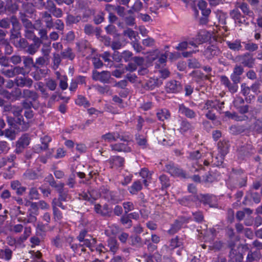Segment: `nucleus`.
Masks as SVG:
<instances>
[{
	"label": "nucleus",
	"mask_w": 262,
	"mask_h": 262,
	"mask_svg": "<svg viewBox=\"0 0 262 262\" xmlns=\"http://www.w3.org/2000/svg\"><path fill=\"white\" fill-rule=\"evenodd\" d=\"M228 47L233 51H239L242 48L241 42L239 40H236L234 42L228 41L227 42Z\"/></svg>",
	"instance_id": "35"
},
{
	"label": "nucleus",
	"mask_w": 262,
	"mask_h": 262,
	"mask_svg": "<svg viewBox=\"0 0 262 262\" xmlns=\"http://www.w3.org/2000/svg\"><path fill=\"white\" fill-rule=\"evenodd\" d=\"M220 51L216 47L211 46L208 47L204 52V55L208 59L217 56L219 54Z\"/></svg>",
	"instance_id": "22"
},
{
	"label": "nucleus",
	"mask_w": 262,
	"mask_h": 262,
	"mask_svg": "<svg viewBox=\"0 0 262 262\" xmlns=\"http://www.w3.org/2000/svg\"><path fill=\"white\" fill-rule=\"evenodd\" d=\"M123 35L128 36L130 40L136 38V32L130 28L124 30Z\"/></svg>",
	"instance_id": "62"
},
{
	"label": "nucleus",
	"mask_w": 262,
	"mask_h": 262,
	"mask_svg": "<svg viewBox=\"0 0 262 262\" xmlns=\"http://www.w3.org/2000/svg\"><path fill=\"white\" fill-rule=\"evenodd\" d=\"M166 89L168 93H178L182 90V86L180 82L176 80H171L167 82Z\"/></svg>",
	"instance_id": "13"
},
{
	"label": "nucleus",
	"mask_w": 262,
	"mask_h": 262,
	"mask_svg": "<svg viewBox=\"0 0 262 262\" xmlns=\"http://www.w3.org/2000/svg\"><path fill=\"white\" fill-rule=\"evenodd\" d=\"M76 103L80 106H82L84 107H88L90 106L89 101L83 96L79 95L75 100Z\"/></svg>",
	"instance_id": "33"
},
{
	"label": "nucleus",
	"mask_w": 262,
	"mask_h": 262,
	"mask_svg": "<svg viewBox=\"0 0 262 262\" xmlns=\"http://www.w3.org/2000/svg\"><path fill=\"white\" fill-rule=\"evenodd\" d=\"M34 42L30 45H28L26 51L30 55L35 54L38 50L42 41L39 38H35L32 39Z\"/></svg>",
	"instance_id": "12"
},
{
	"label": "nucleus",
	"mask_w": 262,
	"mask_h": 262,
	"mask_svg": "<svg viewBox=\"0 0 262 262\" xmlns=\"http://www.w3.org/2000/svg\"><path fill=\"white\" fill-rule=\"evenodd\" d=\"M16 143L25 148L29 144V138L26 136H22L19 139Z\"/></svg>",
	"instance_id": "54"
},
{
	"label": "nucleus",
	"mask_w": 262,
	"mask_h": 262,
	"mask_svg": "<svg viewBox=\"0 0 262 262\" xmlns=\"http://www.w3.org/2000/svg\"><path fill=\"white\" fill-rule=\"evenodd\" d=\"M101 138L105 142H111L115 141L117 139H120L121 140L127 141V140L121 137L117 133H108L102 136Z\"/></svg>",
	"instance_id": "14"
},
{
	"label": "nucleus",
	"mask_w": 262,
	"mask_h": 262,
	"mask_svg": "<svg viewBox=\"0 0 262 262\" xmlns=\"http://www.w3.org/2000/svg\"><path fill=\"white\" fill-rule=\"evenodd\" d=\"M142 188V185L140 181H136L134 183L130 188V192L133 194H135L140 191Z\"/></svg>",
	"instance_id": "47"
},
{
	"label": "nucleus",
	"mask_w": 262,
	"mask_h": 262,
	"mask_svg": "<svg viewBox=\"0 0 262 262\" xmlns=\"http://www.w3.org/2000/svg\"><path fill=\"white\" fill-rule=\"evenodd\" d=\"M80 195L83 200L93 202L101 196L102 192L100 189H91L88 193L83 192Z\"/></svg>",
	"instance_id": "8"
},
{
	"label": "nucleus",
	"mask_w": 262,
	"mask_h": 262,
	"mask_svg": "<svg viewBox=\"0 0 262 262\" xmlns=\"http://www.w3.org/2000/svg\"><path fill=\"white\" fill-rule=\"evenodd\" d=\"M61 55L63 58H67L70 60H73L75 57V55L70 48L66 49L61 52Z\"/></svg>",
	"instance_id": "30"
},
{
	"label": "nucleus",
	"mask_w": 262,
	"mask_h": 262,
	"mask_svg": "<svg viewBox=\"0 0 262 262\" xmlns=\"http://www.w3.org/2000/svg\"><path fill=\"white\" fill-rule=\"evenodd\" d=\"M30 208L28 209L27 216L24 219L18 218V221L25 224L35 223L37 221V215L38 214L37 208L35 204H30Z\"/></svg>",
	"instance_id": "3"
},
{
	"label": "nucleus",
	"mask_w": 262,
	"mask_h": 262,
	"mask_svg": "<svg viewBox=\"0 0 262 262\" xmlns=\"http://www.w3.org/2000/svg\"><path fill=\"white\" fill-rule=\"evenodd\" d=\"M242 63L245 67L252 68L254 62V59L249 54H245L239 57Z\"/></svg>",
	"instance_id": "20"
},
{
	"label": "nucleus",
	"mask_w": 262,
	"mask_h": 262,
	"mask_svg": "<svg viewBox=\"0 0 262 262\" xmlns=\"http://www.w3.org/2000/svg\"><path fill=\"white\" fill-rule=\"evenodd\" d=\"M157 116L160 120L163 121L170 117V113L167 110H161L157 113Z\"/></svg>",
	"instance_id": "38"
},
{
	"label": "nucleus",
	"mask_w": 262,
	"mask_h": 262,
	"mask_svg": "<svg viewBox=\"0 0 262 262\" xmlns=\"http://www.w3.org/2000/svg\"><path fill=\"white\" fill-rule=\"evenodd\" d=\"M92 78L94 80L100 81L104 83H110L111 79V74L107 71L99 72L96 70L93 71Z\"/></svg>",
	"instance_id": "5"
},
{
	"label": "nucleus",
	"mask_w": 262,
	"mask_h": 262,
	"mask_svg": "<svg viewBox=\"0 0 262 262\" xmlns=\"http://www.w3.org/2000/svg\"><path fill=\"white\" fill-rule=\"evenodd\" d=\"M51 50V49L50 45L44 44L41 49V51L43 55L42 56L49 58Z\"/></svg>",
	"instance_id": "50"
},
{
	"label": "nucleus",
	"mask_w": 262,
	"mask_h": 262,
	"mask_svg": "<svg viewBox=\"0 0 262 262\" xmlns=\"http://www.w3.org/2000/svg\"><path fill=\"white\" fill-rule=\"evenodd\" d=\"M179 112L188 118H193L195 116V113L192 110L185 107L183 104L180 105Z\"/></svg>",
	"instance_id": "29"
},
{
	"label": "nucleus",
	"mask_w": 262,
	"mask_h": 262,
	"mask_svg": "<svg viewBox=\"0 0 262 262\" xmlns=\"http://www.w3.org/2000/svg\"><path fill=\"white\" fill-rule=\"evenodd\" d=\"M100 190L102 192L101 196L108 201H115L116 200V196L113 192L109 191L104 187L101 188Z\"/></svg>",
	"instance_id": "24"
},
{
	"label": "nucleus",
	"mask_w": 262,
	"mask_h": 262,
	"mask_svg": "<svg viewBox=\"0 0 262 262\" xmlns=\"http://www.w3.org/2000/svg\"><path fill=\"white\" fill-rule=\"evenodd\" d=\"M29 203L35 204L38 211L39 208L42 210H47L49 208V205L44 201H39L38 202H29Z\"/></svg>",
	"instance_id": "46"
},
{
	"label": "nucleus",
	"mask_w": 262,
	"mask_h": 262,
	"mask_svg": "<svg viewBox=\"0 0 262 262\" xmlns=\"http://www.w3.org/2000/svg\"><path fill=\"white\" fill-rule=\"evenodd\" d=\"M51 141V138L48 136H45L41 138V144H37L34 147L35 152L40 153L48 148V144Z\"/></svg>",
	"instance_id": "11"
},
{
	"label": "nucleus",
	"mask_w": 262,
	"mask_h": 262,
	"mask_svg": "<svg viewBox=\"0 0 262 262\" xmlns=\"http://www.w3.org/2000/svg\"><path fill=\"white\" fill-rule=\"evenodd\" d=\"M198 199L200 202H202L204 204H208L210 206L212 207L211 205V199L212 198L208 195L200 194L198 195Z\"/></svg>",
	"instance_id": "43"
},
{
	"label": "nucleus",
	"mask_w": 262,
	"mask_h": 262,
	"mask_svg": "<svg viewBox=\"0 0 262 262\" xmlns=\"http://www.w3.org/2000/svg\"><path fill=\"white\" fill-rule=\"evenodd\" d=\"M104 14L102 12H99L94 17V21L95 23L98 25L103 21Z\"/></svg>",
	"instance_id": "59"
},
{
	"label": "nucleus",
	"mask_w": 262,
	"mask_h": 262,
	"mask_svg": "<svg viewBox=\"0 0 262 262\" xmlns=\"http://www.w3.org/2000/svg\"><path fill=\"white\" fill-rule=\"evenodd\" d=\"M219 148L220 150L221 155L224 156L228 152V144L226 141H221L218 143Z\"/></svg>",
	"instance_id": "40"
},
{
	"label": "nucleus",
	"mask_w": 262,
	"mask_h": 262,
	"mask_svg": "<svg viewBox=\"0 0 262 262\" xmlns=\"http://www.w3.org/2000/svg\"><path fill=\"white\" fill-rule=\"evenodd\" d=\"M16 85L21 88L27 86L31 88L33 84V81L32 79L29 77H19L16 78L15 80Z\"/></svg>",
	"instance_id": "15"
},
{
	"label": "nucleus",
	"mask_w": 262,
	"mask_h": 262,
	"mask_svg": "<svg viewBox=\"0 0 262 262\" xmlns=\"http://www.w3.org/2000/svg\"><path fill=\"white\" fill-rule=\"evenodd\" d=\"M59 193V200L60 201H67L71 199L70 195L68 194V191H65L63 188L58 191Z\"/></svg>",
	"instance_id": "42"
},
{
	"label": "nucleus",
	"mask_w": 262,
	"mask_h": 262,
	"mask_svg": "<svg viewBox=\"0 0 262 262\" xmlns=\"http://www.w3.org/2000/svg\"><path fill=\"white\" fill-rule=\"evenodd\" d=\"M54 1L47 0L45 2H40V5L42 8L47 10V11L52 13L56 17H61L63 15V12L60 8L56 7Z\"/></svg>",
	"instance_id": "2"
},
{
	"label": "nucleus",
	"mask_w": 262,
	"mask_h": 262,
	"mask_svg": "<svg viewBox=\"0 0 262 262\" xmlns=\"http://www.w3.org/2000/svg\"><path fill=\"white\" fill-rule=\"evenodd\" d=\"M24 64L25 67H30V66H32L34 68L36 67V66L35 64V63L33 61V58L29 56L24 57Z\"/></svg>",
	"instance_id": "56"
},
{
	"label": "nucleus",
	"mask_w": 262,
	"mask_h": 262,
	"mask_svg": "<svg viewBox=\"0 0 262 262\" xmlns=\"http://www.w3.org/2000/svg\"><path fill=\"white\" fill-rule=\"evenodd\" d=\"M235 7L240 8L243 12L247 15H250L251 13L248 7V5L245 3L236 2L235 4Z\"/></svg>",
	"instance_id": "39"
},
{
	"label": "nucleus",
	"mask_w": 262,
	"mask_h": 262,
	"mask_svg": "<svg viewBox=\"0 0 262 262\" xmlns=\"http://www.w3.org/2000/svg\"><path fill=\"white\" fill-rule=\"evenodd\" d=\"M12 98L15 100H19L23 97V92L21 90L17 88L12 91Z\"/></svg>",
	"instance_id": "52"
},
{
	"label": "nucleus",
	"mask_w": 262,
	"mask_h": 262,
	"mask_svg": "<svg viewBox=\"0 0 262 262\" xmlns=\"http://www.w3.org/2000/svg\"><path fill=\"white\" fill-rule=\"evenodd\" d=\"M166 170L173 176L185 178V173L184 171L176 167L173 163H170L166 165Z\"/></svg>",
	"instance_id": "10"
},
{
	"label": "nucleus",
	"mask_w": 262,
	"mask_h": 262,
	"mask_svg": "<svg viewBox=\"0 0 262 262\" xmlns=\"http://www.w3.org/2000/svg\"><path fill=\"white\" fill-rule=\"evenodd\" d=\"M9 60L13 64H17L21 62V58L19 55H15L9 57Z\"/></svg>",
	"instance_id": "63"
},
{
	"label": "nucleus",
	"mask_w": 262,
	"mask_h": 262,
	"mask_svg": "<svg viewBox=\"0 0 262 262\" xmlns=\"http://www.w3.org/2000/svg\"><path fill=\"white\" fill-rule=\"evenodd\" d=\"M20 18L25 27V36L28 39L38 38L34 34V25L27 18L24 13H20Z\"/></svg>",
	"instance_id": "1"
},
{
	"label": "nucleus",
	"mask_w": 262,
	"mask_h": 262,
	"mask_svg": "<svg viewBox=\"0 0 262 262\" xmlns=\"http://www.w3.org/2000/svg\"><path fill=\"white\" fill-rule=\"evenodd\" d=\"M49 62V58H47L44 56H40L36 59L35 64L38 66H43L48 64Z\"/></svg>",
	"instance_id": "51"
},
{
	"label": "nucleus",
	"mask_w": 262,
	"mask_h": 262,
	"mask_svg": "<svg viewBox=\"0 0 262 262\" xmlns=\"http://www.w3.org/2000/svg\"><path fill=\"white\" fill-rule=\"evenodd\" d=\"M133 62H129L125 66V70L129 72L137 70V67H141L145 65V59L143 57L135 56L132 58Z\"/></svg>",
	"instance_id": "4"
},
{
	"label": "nucleus",
	"mask_w": 262,
	"mask_h": 262,
	"mask_svg": "<svg viewBox=\"0 0 262 262\" xmlns=\"http://www.w3.org/2000/svg\"><path fill=\"white\" fill-rule=\"evenodd\" d=\"M1 250L2 255H3V257H2V259L4 258L6 260H9L11 259L13 252L8 247H6L4 249H1Z\"/></svg>",
	"instance_id": "41"
},
{
	"label": "nucleus",
	"mask_w": 262,
	"mask_h": 262,
	"mask_svg": "<svg viewBox=\"0 0 262 262\" xmlns=\"http://www.w3.org/2000/svg\"><path fill=\"white\" fill-rule=\"evenodd\" d=\"M108 246L110 248V250L114 254L116 252L118 249V245L117 241L116 239L113 238H110L108 241Z\"/></svg>",
	"instance_id": "36"
},
{
	"label": "nucleus",
	"mask_w": 262,
	"mask_h": 262,
	"mask_svg": "<svg viewBox=\"0 0 262 262\" xmlns=\"http://www.w3.org/2000/svg\"><path fill=\"white\" fill-rule=\"evenodd\" d=\"M230 15L236 23L243 24L245 22V17L242 15L236 7L230 12Z\"/></svg>",
	"instance_id": "18"
},
{
	"label": "nucleus",
	"mask_w": 262,
	"mask_h": 262,
	"mask_svg": "<svg viewBox=\"0 0 262 262\" xmlns=\"http://www.w3.org/2000/svg\"><path fill=\"white\" fill-rule=\"evenodd\" d=\"M188 66L190 68H199L201 66V64L195 59H190L188 60Z\"/></svg>",
	"instance_id": "60"
},
{
	"label": "nucleus",
	"mask_w": 262,
	"mask_h": 262,
	"mask_svg": "<svg viewBox=\"0 0 262 262\" xmlns=\"http://www.w3.org/2000/svg\"><path fill=\"white\" fill-rule=\"evenodd\" d=\"M111 161L114 165L118 167H121L123 166L124 160L123 158L119 156H116L113 158Z\"/></svg>",
	"instance_id": "49"
},
{
	"label": "nucleus",
	"mask_w": 262,
	"mask_h": 262,
	"mask_svg": "<svg viewBox=\"0 0 262 262\" xmlns=\"http://www.w3.org/2000/svg\"><path fill=\"white\" fill-rule=\"evenodd\" d=\"M4 135L10 140H13L16 137V132L11 128H7L3 131V136Z\"/></svg>",
	"instance_id": "37"
},
{
	"label": "nucleus",
	"mask_w": 262,
	"mask_h": 262,
	"mask_svg": "<svg viewBox=\"0 0 262 262\" xmlns=\"http://www.w3.org/2000/svg\"><path fill=\"white\" fill-rule=\"evenodd\" d=\"M245 48L246 50L254 52L257 50L258 45L253 42H249L245 45Z\"/></svg>",
	"instance_id": "61"
},
{
	"label": "nucleus",
	"mask_w": 262,
	"mask_h": 262,
	"mask_svg": "<svg viewBox=\"0 0 262 262\" xmlns=\"http://www.w3.org/2000/svg\"><path fill=\"white\" fill-rule=\"evenodd\" d=\"M111 148L113 150H115L118 152H129L131 149L129 147L127 146L124 143H117L111 145Z\"/></svg>",
	"instance_id": "25"
},
{
	"label": "nucleus",
	"mask_w": 262,
	"mask_h": 262,
	"mask_svg": "<svg viewBox=\"0 0 262 262\" xmlns=\"http://www.w3.org/2000/svg\"><path fill=\"white\" fill-rule=\"evenodd\" d=\"M143 257L145 258L146 262H160V256L158 253H155L152 255L144 254Z\"/></svg>",
	"instance_id": "34"
},
{
	"label": "nucleus",
	"mask_w": 262,
	"mask_h": 262,
	"mask_svg": "<svg viewBox=\"0 0 262 262\" xmlns=\"http://www.w3.org/2000/svg\"><path fill=\"white\" fill-rule=\"evenodd\" d=\"M1 73L7 77L12 78L20 74L24 75L25 71L23 67L15 66L12 67V68L10 69H2L1 70Z\"/></svg>",
	"instance_id": "6"
},
{
	"label": "nucleus",
	"mask_w": 262,
	"mask_h": 262,
	"mask_svg": "<svg viewBox=\"0 0 262 262\" xmlns=\"http://www.w3.org/2000/svg\"><path fill=\"white\" fill-rule=\"evenodd\" d=\"M133 54L129 51H124L121 53V57L125 62L132 60Z\"/></svg>",
	"instance_id": "55"
},
{
	"label": "nucleus",
	"mask_w": 262,
	"mask_h": 262,
	"mask_svg": "<svg viewBox=\"0 0 262 262\" xmlns=\"http://www.w3.org/2000/svg\"><path fill=\"white\" fill-rule=\"evenodd\" d=\"M37 86L36 90H39L43 97L48 98L49 97V94L47 93L46 89L44 88V85L42 82H39L36 83Z\"/></svg>",
	"instance_id": "44"
},
{
	"label": "nucleus",
	"mask_w": 262,
	"mask_h": 262,
	"mask_svg": "<svg viewBox=\"0 0 262 262\" xmlns=\"http://www.w3.org/2000/svg\"><path fill=\"white\" fill-rule=\"evenodd\" d=\"M132 8L136 12H138L143 8V3L140 0H136L132 6Z\"/></svg>",
	"instance_id": "53"
},
{
	"label": "nucleus",
	"mask_w": 262,
	"mask_h": 262,
	"mask_svg": "<svg viewBox=\"0 0 262 262\" xmlns=\"http://www.w3.org/2000/svg\"><path fill=\"white\" fill-rule=\"evenodd\" d=\"M229 247L231 248L229 252V258L232 262H242L243 259V256L239 252L238 247H235L234 243L231 242L229 244Z\"/></svg>",
	"instance_id": "7"
},
{
	"label": "nucleus",
	"mask_w": 262,
	"mask_h": 262,
	"mask_svg": "<svg viewBox=\"0 0 262 262\" xmlns=\"http://www.w3.org/2000/svg\"><path fill=\"white\" fill-rule=\"evenodd\" d=\"M41 19L46 23L47 28L51 29L54 27L52 16L49 12L44 11L41 13Z\"/></svg>",
	"instance_id": "17"
},
{
	"label": "nucleus",
	"mask_w": 262,
	"mask_h": 262,
	"mask_svg": "<svg viewBox=\"0 0 262 262\" xmlns=\"http://www.w3.org/2000/svg\"><path fill=\"white\" fill-rule=\"evenodd\" d=\"M53 211L54 218L55 220H60L62 217V213L60 210L55 206L53 205Z\"/></svg>",
	"instance_id": "58"
},
{
	"label": "nucleus",
	"mask_w": 262,
	"mask_h": 262,
	"mask_svg": "<svg viewBox=\"0 0 262 262\" xmlns=\"http://www.w3.org/2000/svg\"><path fill=\"white\" fill-rule=\"evenodd\" d=\"M81 20V17L80 15L74 16L68 14L66 17V23L67 26H71L78 23Z\"/></svg>",
	"instance_id": "27"
},
{
	"label": "nucleus",
	"mask_w": 262,
	"mask_h": 262,
	"mask_svg": "<svg viewBox=\"0 0 262 262\" xmlns=\"http://www.w3.org/2000/svg\"><path fill=\"white\" fill-rule=\"evenodd\" d=\"M159 86V83L157 79H150L145 84L142 85V88L146 91H152Z\"/></svg>",
	"instance_id": "23"
},
{
	"label": "nucleus",
	"mask_w": 262,
	"mask_h": 262,
	"mask_svg": "<svg viewBox=\"0 0 262 262\" xmlns=\"http://www.w3.org/2000/svg\"><path fill=\"white\" fill-rule=\"evenodd\" d=\"M169 5V4L168 3L167 0H159L157 1L156 5L154 6L153 7H151L150 8V10L152 12H156V11L158 10L160 8H167Z\"/></svg>",
	"instance_id": "32"
},
{
	"label": "nucleus",
	"mask_w": 262,
	"mask_h": 262,
	"mask_svg": "<svg viewBox=\"0 0 262 262\" xmlns=\"http://www.w3.org/2000/svg\"><path fill=\"white\" fill-rule=\"evenodd\" d=\"M16 111L13 110V113L15 116H16L15 122L16 124L21 126V129L23 130H27L29 127V124L28 122H26L24 121L23 116L20 115L22 112V108L20 107H16Z\"/></svg>",
	"instance_id": "9"
},
{
	"label": "nucleus",
	"mask_w": 262,
	"mask_h": 262,
	"mask_svg": "<svg viewBox=\"0 0 262 262\" xmlns=\"http://www.w3.org/2000/svg\"><path fill=\"white\" fill-rule=\"evenodd\" d=\"M31 228L30 227H26L24 229V232L17 240V243L20 244L26 241L28 237L31 235Z\"/></svg>",
	"instance_id": "31"
},
{
	"label": "nucleus",
	"mask_w": 262,
	"mask_h": 262,
	"mask_svg": "<svg viewBox=\"0 0 262 262\" xmlns=\"http://www.w3.org/2000/svg\"><path fill=\"white\" fill-rule=\"evenodd\" d=\"M10 23H11L12 25V28L15 30H20V25L15 16H12L9 19Z\"/></svg>",
	"instance_id": "48"
},
{
	"label": "nucleus",
	"mask_w": 262,
	"mask_h": 262,
	"mask_svg": "<svg viewBox=\"0 0 262 262\" xmlns=\"http://www.w3.org/2000/svg\"><path fill=\"white\" fill-rule=\"evenodd\" d=\"M190 75L192 78L196 82H199L203 79H209L211 76L210 74L204 75L203 73L199 71H193Z\"/></svg>",
	"instance_id": "26"
},
{
	"label": "nucleus",
	"mask_w": 262,
	"mask_h": 262,
	"mask_svg": "<svg viewBox=\"0 0 262 262\" xmlns=\"http://www.w3.org/2000/svg\"><path fill=\"white\" fill-rule=\"evenodd\" d=\"M253 129L258 132L262 130V119L256 120L253 125Z\"/></svg>",
	"instance_id": "64"
},
{
	"label": "nucleus",
	"mask_w": 262,
	"mask_h": 262,
	"mask_svg": "<svg viewBox=\"0 0 262 262\" xmlns=\"http://www.w3.org/2000/svg\"><path fill=\"white\" fill-rule=\"evenodd\" d=\"M201 234L204 235L205 242L211 243L214 239L215 230L210 229L209 230L202 231Z\"/></svg>",
	"instance_id": "19"
},
{
	"label": "nucleus",
	"mask_w": 262,
	"mask_h": 262,
	"mask_svg": "<svg viewBox=\"0 0 262 262\" xmlns=\"http://www.w3.org/2000/svg\"><path fill=\"white\" fill-rule=\"evenodd\" d=\"M61 61V58L60 55L58 53H54L53 54V62L54 69H56L58 68Z\"/></svg>",
	"instance_id": "45"
},
{
	"label": "nucleus",
	"mask_w": 262,
	"mask_h": 262,
	"mask_svg": "<svg viewBox=\"0 0 262 262\" xmlns=\"http://www.w3.org/2000/svg\"><path fill=\"white\" fill-rule=\"evenodd\" d=\"M39 95L37 92L29 89H24L23 91V98L31 100L32 102H35L37 100Z\"/></svg>",
	"instance_id": "16"
},
{
	"label": "nucleus",
	"mask_w": 262,
	"mask_h": 262,
	"mask_svg": "<svg viewBox=\"0 0 262 262\" xmlns=\"http://www.w3.org/2000/svg\"><path fill=\"white\" fill-rule=\"evenodd\" d=\"M16 157L14 155H11L10 156L6 157H3L0 159V168L8 164V170H10L11 167L13 165V161L15 159Z\"/></svg>",
	"instance_id": "21"
},
{
	"label": "nucleus",
	"mask_w": 262,
	"mask_h": 262,
	"mask_svg": "<svg viewBox=\"0 0 262 262\" xmlns=\"http://www.w3.org/2000/svg\"><path fill=\"white\" fill-rule=\"evenodd\" d=\"M184 221L183 220H176L174 223L171 225L170 229L168 230L169 234H173L177 232L181 228Z\"/></svg>",
	"instance_id": "28"
},
{
	"label": "nucleus",
	"mask_w": 262,
	"mask_h": 262,
	"mask_svg": "<svg viewBox=\"0 0 262 262\" xmlns=\"http://www.w3.org/2000/svg\"><path fill=\"white\" fill-rule=\"evenodd\" d=\"M46 85L51 91H54L56 89L57 83L52 79H48L46 82Z\"/></svg>",
	"instance_id": "57"
}]
</instances>
